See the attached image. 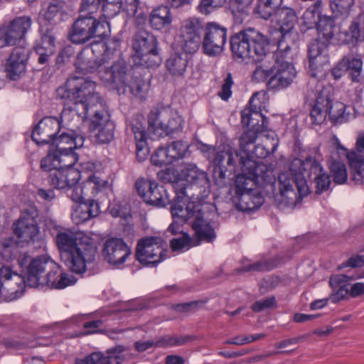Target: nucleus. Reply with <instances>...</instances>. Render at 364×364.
Segmentation results:
<instances>
[{
	"label": "nucleus",
	"mask_w": 364,
	"mask_h": 364,
	"mask_svg": "<svg viewBox=\"0 0 364 364\" xmlns=\"http://www.w3.org/2000/svg\"><path fill=\"white\" fill-rule=\"evenodd\" d=\"M96 87V82L90 77H68L56 89V99L63 106L60 119L54 117L41 119L33 129L32 140L38 145L49 144L62 127L70 129L84 122L87 118L89 107L102 100Z\"/></svg>",
	"instance_id": "nucleus-1"
},
{
	"label": "nucleus",
	"mask_w": 364,
	"mask_h": 364,
	"mask_svg": "<svg viewBox=\"0 0 364 364\" xmlns=\"http://www.w3.org/2000/svg\"><path fill=\"white\" fill-rule=\"evenodd\" d=\"M304 160L294 158L289 164V172L282 173L278 177L279 194L276 200L280 207H294L309 193L307 182L315 184V193L318 195L329 189L331 181L319 162V149L309 150Z\"/></svg>",
	"instance_id": "nucleus-2"
},
{
	"label": "nucleus",
	"mask_w": 364,
	"mask_h": 364,
	"mask_svg": "<svg viewBox=\"0 0 364 364\" xmlns=\"http://www.w3.org/2000/svg\"><path fill=\"white\" fill-rule=\"evenodd\" d=\"M17 263L30 287L46 286L60 289L76 282L73 276L62 273L60 266L46 255L33 257L26 252L21 253Z\"/></svg>",
	"instance_id": "nucleus-3"
},
{
	"label": "nucleus",
	"mask_w": 364,
	"mask_h": 364,
	"mask_svg": "<svg viewBox=\"0 0 364 364\" xmlns=\"http://www.w3.org/2000/svg\"><path fill=\"white\" fill-rule=\"evenodd\" d=\"M55 240L62 260L73 272L82 274L87 264L95 261L97 247L92 238L83 236L78 240L74 231L65 229L58 232Z\"/></svg>",
	"instance_id": "nucleus-4"
},
{
	"label": "nucleus",
	"mask_w": 364,
	"mask_h": 364,
	"mask_svg": "<svg viewBox=\"0 0 364 364\" xmlns=\"http://www.w3.org/2000/svg\"><path fill=\"white\" fill-rule=\"evenodd\" d=\"M334 151L331 152L328 168L336 184L345 183L348 178L346 164L341 157H346L353 171V181L355 183L364 182V135L357 139L355 149L348 151L343 147L338 139L334 142Z\"/></svg>",
	"instance_id": "nucleus-5"
},
{
	"label": "nucleus",
	"mask_w": 364,
	"mask_h": 364,
	"mask_svg": "<svg viewBox=\"0 0 364 364\" xmlns=\"http://www.w3.org/2000/svg\"><path fill=\"white\" fill-rule=\"evenodd\" d=\"M101 78L107 86L119 94H124L129 90L141 100L146 97V85L142 73L138 68L129 66L123 59H119L106 68Z\"/></svg>",
	"instance_id": "nucleus-6"
},
{
	"label": "nucleus",
	"mask_w": 364,
	"mask_h": 364,
	"mask_svg": "<svg viewBox=\"0 0 364 364\" xmlns=\"http://www.w3.org/2000/svg\"><path fill=\"white\" fill-rule=\"evenodd\" d=\"M230 50L235 60L255 63L263 60L269 51L270 41L259 30L248 27L233 33L230 38Z\"/></svg>",
	"instance_id": "nucleus-7"
},
{
	"label": "nucleus",
	"mask_w": 364,
	"mask_h": 364,
	"mask_svg": "<svg viewBox=\"0 0 364 364\" xmlns=\"http://www.w3.org/2000/svg\"><path fill=\"white\" fill-rule=\"evenodd\" d=\"M171 112L166 109L155 108L148 114L147 132L144 124L142 116L136 117L131 124V130L134 134L136 144V157L139 162L146 160L149 154V148L147 144L148 137H160L165 122L168 119Z\"/></svg>",
	"instance_id": "nucleus-8"
},
{
	"label": "nucleus",
	"mask_w": 364,
	"mask_h": 364,
	"mask_svg": "<svg viewBox=\"0 0 364 364\" xmlns=\"http://www.w3.org/2000/svg\"><path fill=\"white\" fill-rule=\"evenodd\" d=\"M133 58L135 64L146 68L158 67L161 61L156 37L146 30L136 31L132 39Z\"/></svg>",
	"instance_id": "nucleus-9"
},
{
	"label": "nucleus",
	"mask_w": 364,
	"mask_h": 364,
	"mask_svg": "<svg viewBox=\"0 0 364 364\" xmlns=\"http://www.w3.org/2000/svg\"><path fill=\"white\" fill-rule=\"evenodd\" d=\"M257 94H254L249 101V108H245L241 112V122L242 125L250 127V129L245 132L239 139L240 148L244 152L245 156L242 157L248 158L250 156V146H254V144L259 133L264 132L267 129L269 121L261 112L257 111V106L252 108V103Z\"/></svg>",
	"instance_id": "nucleus-10"
},
{
	"label": "nucleus",
	"mask_w": 364,
	"mask_h": 364,
	"mask_svg": "<svg viewBox=\"0 0 364 364\" xmlns=\"http://www.w3.org/2000/svg\"><path fill=\"white\" fill-rule=\"evenodd\" d=\"M175 197L171 200V213L173 218L185 223L201 212L200 199L202 196L191 191V188L173 185Z\"/></svg>",
	"instance_id": "nucleus-11"
},
{
	"label": "nucleus",
	"mask_w": 364,
	"mask_h": 364,
	"mask_svg": "<svg viewBox=\"0 0 364 364\" xmlns=\"http://www.w3.org/2000/svg\"><path fill=\"white\" fill-rule=\"evenodd\" d=\"M241 156L229 144L217 146L216 152L211 161L213 165V177L218 185L222 186L225 184L226 178L235 172Z\"/></svg>",
	"instance_id": "nucleus-12"
},
{
	"label": "nucleus",
	"mask_w": 364,
	"mask_h": 364,
	"mask_svg": "<svg viewBox=\"0 0 364 364\" xmlns=\"http://www.w3.org/2000/svg\"><path fill=\"white\" fill-rule=\"evenodd\" d=\"M166 242L161 237H145L136 244V259L142 264L155 265L164 260L168 254Z\"/></svg>",
	"instance_id": "nucleus-13"
},
{
	"label": "nucleus",
	"mask_w": 364,
	"mask_h": 364,
	"mask_svg": "<svg viewBox=\"0 0 364 364\" xmlns=\"http://www.w3.org/2000/svg\"><path fill=\"white\" fill-rule=\"evenodd\" d=\"M240 166L242 173L236 176L235 193H244L259 190L257 184L260 179H264L262 166L254 160L241 156Z\"/></svg>",
	"instance_id": "nucleus-14"
},
{
	"label": "nucleus",
	"mask_w": 364,
	"mask_h": 364,
	"mask_svg": "<svg viewBox=\"0 0 364 364\" xmlns=\"http://www.w3.org/2000/svg\"><path fill=\"white\" fill-rule=\"evenodd\" d=\"M228 29L218 22H208L202 25V50L210 57L217 56L224 49L227 41Z\"/></svg>",
	"instance_id": "nucleus-15"
},
{
	"label": "nucleus",
	"mask_w": 364,
	"mask_h": 364,
	"mask_svg": "<svg viewBox=\"0 0 364 364\" xmlns=\"http://www.w3.org/2000/svg\"><path fill=\"white\" fill-rule=\"evenodd\" d=\"M31 24L30 16H21L0 25V48L19 43L31 29Z\"/></svg>",
	"instance_id": "nucleus-16"
},
{
	"label": "nucleus",
	"mask_w": 364,
	"mask_h": 364,
	"mask_svg": "<svg viewBox=\"0 0 364 364\" xmlns=\"http://www.w3.org/2000/svg\"><path fill=\"white\" fill-rule=\"evenodd\" d=\"M80 124H77L71 128L64 127L68 132H62L55 135L51 142L49 144V148L58 153L61 156L74 159L76 161V157L73 151L81 148L83 146L85 136L81 134L77 128Z\"/></svg>",
	"instance_id": "nucleus-17"
},
{
	"label": "nucleus",
	"mask_w": 364,
	"mask_h": 364,
	"mask_svg": "<svg viewBox=\"0 0 364 364\" xmlns=\"http://www.w3.org/2000/svg\"><path fill=\"white\" fill-rule=\"evenodd\" d=\"M134 186L138 194L148 205L164 208L171 203L166 188L154 180L140 178Z\"/></svg>",
	"instance_id": "nucleus-18"
},
{
	"label": "nucleus",
	"mask_w": 364,
	"mask_h": 364,
	"mask_svg": "<svg viewBox=\"0 0 364 364\" xmlns=\"http://www.w3.org/2000/svg\"><path fill=\"white\" fill-rule=\"evenodd\" d=\"M96 16L79 14L68 31V38L74 44L82 45L94 38L98 25Z\"/></svg>",
	"instance_id": "nucleus-19"
},
{
	"label": "nucleus",
	"mask_w": 364,
	"mask_h": 364,
	"mask_svg": "<svg viewBox=\"0 0 364 364\" xmlns=\"http://www.w3.org/2000/svg\"><path fill=\"white\" fill-rule=\"evenodd\" d=\"M97 47H103V45L94 44L92 42L77 54L74 65L78 73H93L107 62L105 54L99 56L100 53H98Z\"/></svg>",
	"instance_id": "nucleus-20"
},
{
	"label": "nucleus",
	"mask_w": 364,
	"mask_h": 364,
	"mask_svg": "<svg viewBox=\"0 0 364 364\" xmlns=\"http://www.w3.org/2000/svg\"><path fill=\"white\" fill-rule=\"evenodd\" d=\"M179 176L181 180L174 185H181L191 188V191L200 196L209 186V179L206 172L200 170L193 163H186L182 166Z\"/></svg>",
	"instance_id": "nucleus-21"
},
{
	"label": "nucleus",
	"mask_w": 364,
	"mask_h": 364,
	"mask_svg": "<svg viewBox=\"0 0 364 364\" xmlns=\"http://www.w3.org/2000/svg\"><path fill=\"white\" fill-rule=\"evenodd\" d=\"M308 58L310 75L315 79L324 77L329 66V56L325 44L313 41L308 47Z\"/></svg>",
	"instance_id": "nucleus-22"
},
{
	"label": "nucleus",
	"mask_w": 364,
	"mask_h": 364,
	"mask_svg": "<svg viewBox=\"0 0 364 364\" xmlns=\"http://www.w3.org/2000/svg\"><path fill=\"white\" fill-rule=\"evenodd\" d=\"M74 159L69 164L63 163L62 168L50 173L47 177L48 183L55 189H67L78 183L80 171L73 167Z\"/></svg>",
	"instance_id": "nucleus-23"
},
{
	"label": "nucleus",
	"mask_w": 364,
	"mask_h": 364,
	"mask_svg": "<svg viewBox=\"0 0 364 364\" xmlns=\"http://www.w3.org/2000/svg\"><path fill=\"white\" fill-rule=\"evenodd\" d=\"M273 74L267 82L270 90H279L289 87L296 75L293 64L287 60H276L272 65Z\"/></svg>",
	"instance_id": "nucleus-24"
},
{
	"label": "nucleus",
	"mask_w": 364,
	"mask_h": 364,
	"mask_svg": "<svg viewBox=\"0 0 364 364\" xmlns=\"http://www.w3.org/2000/svg\"><path fill=\"white\" fill-rule=\"evenodd\" d=\"M0 276L4 279V301H13L23 294L27 285V282L22 273L19 274L14 272L11 267L3 265L0 268Z\"/></svg>",
	"instance_id": "nucleus-25"
},
{
	"label": "nucleus",
	"mask_w": 364,
	"mask_h": 364,
	"mask_svg": "<svg viewBox=\"0 0 364 364\" xmlns=\"http://www.w3.org/2000/svg\"><path fill=\"white\" fill-rule=\"evenodd\" d=\"M315 85L316 91L311 90V93L308 92L307 97L314 99V105L310 112V119L312 124H321L325 120L327 115V105L330 103V97L328 91L323 89V85L316 80L309 82V86Z\"/></svg>",
	"instance_id": "nucleus-26"
},
{
	"label": "nucleus",
	"mask_w": 364,
	"mask_h": 364,
	"mask_svg": "<svg viewBox=\"0 0 364 364\" xmlns=\"http://www.w3.org/2000/svg\"><path fill=\"white\" fill-rule=\"evenodd\" d=\"M90 129L95 132V137L100 144H109L114 138L115 124L106 111H97L90 123Z\"/></svg>",
	"instance_id": "nucleus-27"
},
{
	"label": "nucleus",
	"mask_w": 364,
	"mask_h": 364,
	"mask_svg": "<svg viewBox=\"0 0 364 364\" xmlns=\"http://www.w3.org/2000/svg\"><path fill=\"white\" fill-rule=\"evenodd\" d=\"M31 50L26 46H16L5 64L6 76L11 80H18L25 74Z\"/></svg>",
	"instance_id": "nucleus-28"
},
{
	"label": "nucleus",
	"mask_w": 364,
	"mask_h": 364,
	"mask_svg": "<svg viewBox=\"0 0 364 364\" xmlns=\"http://www.w3.org/2000/svg\"><path fill=\"white\" fill-rule=\"evenodd\" d=\"M131 249L122 238L110 237L102 249L104 259L114 266L123 264L131 255Z\"/></svg>",
	"instance_id": "nucleus-29"
},
{
	"label": "nucleus",
	"mask_w": 364,
	"mask_h": 364,
	"mask_svg": "<svg viewBox=\"0 0 364 364\" xmlns=\"http://www.w3.org/2000/svg\"><path fill=\"white\" fill-rule=\"evenodd\" d=\"M202 24L197 18H190L184 22L182 28V48L188 55L196 53L202 45Z\"/></svg>",
	"instance_id": "nucleus-30"
},
{
	"label": "nucleus",
	"mask_w": 364,
	"mask_h": 364,
	"mask_svg": "<svg viewBox=\"0 0 364 364\" xmlns=\"http://www.w3.org/2000/svg\"><path fill=\"white\" fill-rule=\"evenodd\" d=\"M339 38L343 44L351 47L364 42V10L352 18L348 29L340 32Z\"/></svg>",
	"instance_id": "nucleus-31"
},
{
	"label": "nucleus",
	"mask_w": 364,
	"mask_h": 364,
	"mask_svg": "<svg viewBox=\"0 0 364 364\" xmlns=\"http://www.w3.org/2000/svg\"><path fill=\"white\" fill-rule=\"evenodd\" d=\"M232 200L235 208L241 212H251L257 210L264 203V198L259 190L244 193H235Z\"/></svg>",
	"instance_id": "nucleus-32"
},
{
	"label": "nucleus",
	"mask_w": 364,
	"mask_h": 364,
	"mask_svg": "<svg viewBox=\"0 0 364 364\" xmlns=\"http://www.w3.org/2000/svg\"><path fill=\"white\" fill-rule=\"evenodd\" d=\"M274 18L278 26L277 29L282 38L292 31L298 21L296 11L289 7H279L276 10Z\"/></svg>",
	"instance_id": "nucleus-33"
},
{
	"label": "nucleus",
	"mask_w": 364,
	"mask_h": 364,
	"mask_svg": "<svg viewBox=\"0 0 364 364\" xmlns=\"http://www.w3.org/2000/svg\"><path fill=\"white\" fill-rule=\"evenodd\" d=\"M191 227L195 231V236L197 240L194 245H199L200 241L210 242L216 237L214 229L210 225V223L203 218L202 211L197 213L192 222Z\"/></svg>",
	"instance_id": "nucleus-34"
},
{
	"label": "nucleus",
	"mask_w": 364,
	"mask_h": 364,
	"mask_svg": "<svg viewBox=\"0 0 364 364\" xmlns=\"http://www.w3.org/2000/svg\"><path fill=\"white\" fill-rule=\"evenodd\" d=\"M13 228L14 235L22 242H34L39 239V228L38 223L17 220L14 223Z\"/></svg>",
	"instance_id": "nucleus-35"
},
{
	"label": "nucleus",
	"mask_w": 364,
	"mask_h": 364,
	"mask_svg": "<svg viewBox=\"0 0 364 364\" xmlns=\"http://www.w3.org/2000/svg\"><path fill=\"white\" fill-rule=\"evenodd\" d=\"M348 78L353 85H364L363 63L360 55H344Z\"/></svg>",
	"instance_id": "nucleus-36"
},
{
	"label": "nucleus",
	"mask_w": 364,
	"mask_h": 364,
	"mask_svg": "<svg viewBox=\"0 0 364 364\" xmlns=\"http://www.w3.org/2000/svg\"><path fill=\"white\" fill-rule=\"evenodd\" d=\"M189 60L190 56L186 53H173L167 58L166 67L171 75L181 77L185 73Z\"/></svg>",
	"instance_id": "nucleus-37"
},
{
	"label": "nucleus",
	"mask_w": 364,
	"mask_h": 364,
	"mask_svg": "<svg viewBox=\"0 0 364 364\" xmlns=\"http://www.w3.org/2000/svg\"><path fill=\"white\" fill-rule=\"evenodd\" d=\"M170 8L166 4V6H159L152 10L149 17V24L152 28L161 30L171 23L172 16Z\"/></svg>",
	"instance_id": "nucleus-38"
},
{
	"label": "nucleus",
	"mask_w": 364,
	"mask_h": 364,
	"mask_svg": "<svg viewBox=\"0 0 364 364\" xmlns=\"http://www.w3.org/2000/svg\"><path fill=\"white\" fill-rule=\"evenodd\" d=\"M335 26L334 18L331 16L323 15L316 27L318 38L314 41H319L320 43H324L325 48H327L330 41L334 36Z\"/></svg>",
	"instance_id": "nucleus-39"
},
{
	"label": "nucleus",
	"mask_w": 364,
	"mask_h": 364,
	"mask_svg": "<svg viewBox=\"0 0 364 364\" xmlns=\"http://www.w3.org/2000/svg\"><path fill=\"white\" fill-rule=\"evenodd\" d=\"M282 263V258L277 256L274 258L260 260L252 264L248 263L247 260L242 261V266L237 269L238 272H265L269 271L277 267Z\"/></svg>",
	"instance_id": "nucleus-40"
},
{
	"label": "nucleus",
	"mask_w": 364,
	"mask_h": 364,
	"mask_svg": "<svg viewBox=\"0 0 364 364\" xmlns=\"http://www.w3.org/2000/svg\"><path fill=\"white\" fill-rule=\"evenodd\" d=\"M321 0H317L305 11L302 16V30L303 27L306 28L304 31L309 29L316 28L318 21H320V19H321L323 16L321 14Z\"/></svg>",
	"instance_id": "nucleus-41"
},
{
	"label": "nucleus",
	"mask_w": 364,
	"mask_h": 364,
	"mask_svg": "<svg viewBox=\"0 0 364 364\" xmlns=\"http://www.w3.org/2000/svg\"><path fill=\"white\" fill-rule=\"evenodd\" d=\"M66 13L60 2L50 3L43 14V23L41 25H49L56 27L63 21Z\"/></svg>",
	"instance_id": "nucleus-42"
},
{
	"label": "nucleus",
	"mask_w": 364,
	"mask_h": 364,
	"mask_svg": "<svg viewBox=\"0 0 364 364\" xmlns=\"http://www.w3.org/2000/svg\"><path fill=\"white\" fill-rule=\"evenodd\" d=\"M346 105L345 104L338 101L333 102L330 99V103L327 105V113L333 125L341 124L348 122L349 113L346 112Z\"/></svg>",
	"instance_id": "nucleus-43"
},
{
	"label": "nucleus",
	"mask_w": 364,
	"mask_h": 364,
	"mask_svg": "<svg viewBox=\"0 0 364 364\" xmlns=\"http://www.w3.org/2000/svg\"><path fill=\"white\" fill-rule=\"evenodd\" d=\"M140 0H125L122 2V11L125 12L129 18H135V23L139 26L146 21V15L140 6Z\"/></svg>",
	"instance_id": "nucleus-44"
},
{
	"label": "nucleus",
	"mask_w": 364,
	"mask_h": 364,
	"mask_svg": "<svg viewBox=\"0 0 364 364\" xmlns=\"http://www.w3.org/2000/svg\"><path fill=\"white\" fill-rule=\"evenodd\" d=\"M18 257L16 240L13 237L3 238L0 242V261L9 262Z\"/></svg>",
	"instance_id": "nucleus-45"
},
{
	"label": "nucleus",
	"mask_w": 364,
	"mask_h": 364,
	"mask_svg": "<svg viewBox=\"0 0 364 364\" xmlns=\"http://www.w3.org/2000/svg\"><path fill=\"white\" fill-rule=\"evenodd\" d=\"M282 0H257L253 14L257 16L267 20L273 14L275 15L278 6Z\"/></svg>",
	"instance_id": "nucleus-46"
},
{
	"label": "nucleus",
	"mask_w": 364,
	"mask_h": 364,
	"mask_svg": "<svg viewBox=\"0 0 364 364\" xmlns=\"http://www.w3.org/2000/svg\"><path fill=\"white\" fill-rule=\"evenodd\" d=\"M40 33L41 36V43L36 47H43L44 49H50L52 51H55L58 28L53 26L41 25Z\"/></svg>",
	"instance_id": "nucleus-47"
},
{
	"label": "nucleus",
	"mask_w": 364,
	"mask_h": 364,
	"mask_svg": "<svg viewBox=\"0 0 364 364\" xmlns=\"http://www.w3.org/2000/svg\"><path fill=\"white\" fill-rule=\"evenodd\" d=\"M253 0H230L229 7L235 19L242 23L248 16Z\"/></svg>",
	"instance_id": "nucleus-48"
},
{
	"label": "nucleus",
	"mask_w": 364,
	"mask_h": 364,
	"mask_svg": "<svg viewBox=\"0 0 364 364\" xmlns=\"http://www.w3.org/2000/svg\"><path fill=\"white\" fill-rule=\"evenodd\" d=\"M125 350L122 346H117L107 350V355L98 352V364H121L124 360V355L122 354Z\"/></svg>",
	"instance_id": "nucleus-49"
},
{
	"label": "nucleus",
	"mask_w": 364,
	"mask_h": 364,
	"mask_svg": "<svg viewBox=\"0 0 364 364\" xmlns=\"http://www.w3.org/2000/svg\"><path fill=\"white\" fill-rule=\"evenodd\" d=\"M63 163V156L49 148L48 154L41 161V168L44 171L51 173L62 168Z\"/></svg>",
	"instance_id": "nucleus-50"
},
{
	"label": "nucleus",
	"mask_w": 364,
	"mask_h": 364,
	"mask_svg": "<svg viewBox=\"0 0 364 364\" xmlns=\"http://www.w3.org/2000/svg\"><path fill=\"white\" fill-rule=\"evenodd\" d=\"M331 9L336 18H347L354 5V0H329Z\"/></svg>",
	"instance_id": "nucleus-51"
},
{
	"label": "nucleus",
	"mask_w": 364,
	"mask_h": 364,
	"mask_svg": "<svg viewBox=\"0 0 364 364\" xmlns=\"http://www.w3.org/2000/svg\"><path fill=\"white\" fill-rule=\"evenodd\" d=\"M193 341L191 336H164L159 339L155 347L166 348L168 346H182Z\"/></svg>",
	"instance_id": "nucleus-52"
},
{
	"label": "nucleus",
	"mask_w": 364,
	"mask_h": 364,
	"mask_svg": "<svg viewBox=\"0 0 364 364\" xmlns=\"http://www.w3.org/2000/svg\"><path fill=\"white\" fill-rule=\"evenodd\" d=\"M102 11L107 18L116 16L122 11V0H102Z\"/></svg>",
	"instance_id": "nucleus-53"
},
{
	"label": "nucleus",
	"mask_w": 364,
	"mask_h": 364,
	"mask_svg": "<svg viewBox=\"0 0 364 364\" xmlns=\"http://www.w3.org/2000/svg\"><path fill=\"white\" fill-rule=\"evenodd\" d=\"M168 156L172 163L179 159H182L185 156V154L188 149V144L184 143L182 141H173L167 147Z\"/></svg>",
	"instance_id": "nucleus-54"
},
{
	"label": "nucleus",
	"mask_w": 364,
	"mask_h": 364,
	"mask_svg": "<svg viewBox=\"0 0 364 364\" xmlns=\"http://www.w3.org/2000/svg\"><path fill=\"white\" fill-rule=\"evenodd\" d=\"M194 243L189 235L183 232L181 237L173 238L170 241V247L173 252H180L195 246Z\"/></svg>",
	"instance_id": "nucleus-55"
},
{
	"label": "nucleus",
	"mask_w": 364,
	"mask_h": 364,
	"mask_svg": "<svg viewBox=\"0 0 364 364\" xmlns=\"http://www.w3.org/2000/svg\"><path fill=\"white\" fill-rule=\"evenodd\" d=\"M182 130V119L180 117H172V114L168 115V119L165 122V126L160 132L159 136L171 135L176 132H181Z\"/></svg>",
	"instance_id": "nucleus-56"
},
{
	"label": "nucleus",
	"mask_w": 364,
	"mask_h": 364,
	"mask_svg": "<svg viewBox=\"0 0 364 364\" xmlns=\"http://www.w3.org/2000/svg\"><path fill=\"white\" fill-rule=\"evenodd\" d=\"M102 0H81L80 6L79 8V14L86 16H96Z\"/></svg>",
	"instance_id": "nucleus-57"
},
{
	"label": "nucleus",
	"mask_w": 364,
	"mask_h": 364,
	"mask_svg": "<svg viewBox=\"0 0 364 364\" xmlns=\"http://www.w3.org/2000/svg\"><path fill=\"white\" fill-rule=\"evenodd\" d=\"M35 50L38 55L36 70L40 71L49 66L55 51H52L50 49H44L43 47H35Z\"/></svg>",
	"instance_id": "nucleus-58"
},
{
	"label": "nucleus",
	"mask_w": 364,
	"mask_h": 364,
	"mask_svg": "<svg viewBox=\"0 0 364 364\" xmlns=\"http://www.w3.org/2000/svg\"><path fill=\"white\" fill-rule=\"evenodd\" d=\"M166 147L159 146L151 156L154 166L161 167L172 164Z\"/></svg>",
	"instance_id": "nucleus-59"
},
{
	"label": "nucleus",
	"mask_w": 364,
	"mask_h": 364,
	"mask_svg": "<svg viewBox=\"0 0 364 364\" xmlns=\"http://www.w3.org/2000/svg\"><path fill=\"white\" fill-rule=\"evenodd\" d=\"M227 0H200L198 10L204 15L210 14L214 9L221 7Z\"/></svg>",
	"instance_id": "nucleus-60"
},
{
	"label": "nucleus",
	"mask_w": 364,
	"mask_h": 364,
	"mask_svg": "<svg viewBox=\"0 0 364 364\" xmlns=\"http://www.w3.org/2000/svg\"><path fill=\"white\" fill-rule=\"evenodd\" d=\"M90 218H92L83 203L78 204L72 213V220L77 225L83 223Z\"/></svg>",
	"instance_id": "nucleus-61"
},
{
	"label": "nucleus",
	"mask_w": 364,
	"mask_h": 364,
	"mask_svg": "<svg viewBox=\"0 0 364 364\" xmlns=\"http://www.w3.org/2000/svg\"><path fill=\"white\" fill-rule=\"evenodd\" d=\"M206 303L204 300H196L191 302L178 304L173 306V309L179 313L193 312L199 309Z\"/></svg>",
	"instance_id": "nucleus-62"
},
{
	"label": "nucleus",
	"mask_w": 364,
	"mask_h": 364,
	"mask_svg": "<svg viewBox=\"0 0 364 364\" xmlns=\"http://www.w3.org/2000/svg\"><path fill=\"white\" fill-rule=\"evenodd\" d=\"M272 74V66L269 68L266 65L261 64L256 66L252 73V78L257 82H267Z\"/></svg>",
	"instance_id": "nucleus-63"
},
{
	"label": "nucleus",
	"mask_w": 364,
	"mask_h": 364,
	"mask_svg": "<svg viewBox=\"0 0 364 364\" xmlns=\"http://www.w3.org/2000/svg\"><path fill=\"white\" fill-rule=\"evenodd\" d=\"M233 78L230 73H228L221 86V90L218 92V96L224 101H228L232 96V86L233 85Z\"/></svg>",
	"instance_id": "nucleus-64"
}]
</instances>
